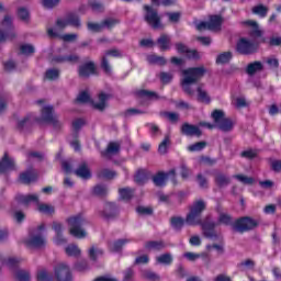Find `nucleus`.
<instances>
[{"instance_id":"42","label":"nucleus","mask_w":281,"mask_h":281,"mask_svg":"<svg viewBox=\"0 0 281 281\" xmlns=\"http://www.w3.org/2000/svg\"><path fill=\"white\" fill-rule=\"evenodd\" d=\"M207 146V143L205 140L194 143L192 145L188 146V150L190 153H201Z\"/></svg>"},{"instance_id":"14","label":"nucleus","mask_w":281,"mask_h":281,"mask_svg":"<svg viewBox=\"0 0 281 281\" xmlns=\"http://www.w3.org/2000/svg\"><path fill=\"white\" fill-rule=\"evenodd\" d=\"M128 243H133V240L128 239V238L116 239V240L110 241L108 244V249L112 254H120V251H122L124 249V247H126V245H128Z\"/></svg>"},{"instance_id":"31","label":"nucleus","mask_w":281,"mask_h":281,"mask_svg":"<svg viewBox=\"0 0 281 281\" xmlns=\"http://www.w3.org/2000/svg\"><path fill=\"white\" fill-rule=\"evenodd\" d=\"M26 245L29 247H45V238L41 235L32 236L27 241Z\"/></svg>"},{"instance_id":"61","label":"nucleus","mask_w":281,"mask_h":281,"mask_svg":"<svg viewBox=\"0 0 281 281\" xmlns=\"http://www.w3.org/2000/svg\"><path fill=\"white\" fill-rule=\"evenodd\" d=\"M87 27L89 32H94V33L102 32L103 30L102 22L101 23L88 22Z\"/></svg>"},{"instance_id":"40","label":"nucleus","mask_w":281,"mask_h":281,"mask_svg":"<svg viewBox=\"0 0 281 281\" xmlns=\"http://www.w3.org/2000/svg\"><path fill=\"white\" fill-rule=\"evenodd\" d=\"M196 91L199 102H202L203 104H210V102H212L210 94H207L205 90L201 89V87H198Z\"/></svg>"},{"instance_id":"38","label":"nucleus","mask_w":281,"mask_h":281,"mask_svg":"<svg viewBox=\"0 0 281 281\" xmlns=\"http://www.w3.org/2000/svg\"><path fill=\"white\" fill-rule=\"evenodd\" d=\"M252 14H257L261 19H265L269 14V8L265 4H258L252 8Z\"/></svg>"},{"instance_id":"7","label":"nucleus","mask_w":281,"mask_h":281,"mask_svg":"<svg viewBox=\"0 0 281 281\" xmlns=\"http://www.w3.org/2000/svg\"><path fill=\"white\" fill-rule=\"evenodd\" d=\"M143 10L145 11L144 21L147 25H150L153 30H161V27H164V24H161V16L157 9L153 8V5L145 4Z\"/></svg>"},{"instance_id":"44","label":"nucleus","mask_w":281,"mask_h":281,"mask_svg":"<svg viewBox=\"0 0 281 281\" xmlns=\"http://www.w3.org/2000/svg\"><path fill=\"white\" fill-rule=\"evenodd\" d=\"M109 190L106 189V186L104 184H97L93 189H92V194H94V196H106Z\"/></svg>"},{"instance_id":"1","label":"nucleus","mask_w":281,"mask_h":281,"mask_svg":"<svg viewBox=\"0 0 281 281\" xmlns=\"http://www.w3.org/2000/svg\"><path fill=\"white\" fill-rule=\"evenodd\" d=\"M207 205L205 201L198 200L190 207L189 213L186 216V220L181 216H172L170 218V226L175 232H181L183 229V225L196 226L200 225L202 227L204 238H209V240H216L217 243H223V235H218L216 233V222L210 221V216L203 221L201 220V214L205 212Z\"/></svg>"},{"instance_id":"32","label":"nucleus","mask_w":281,"mask_h":281,"mask_svg":"<svg viewBox=\"0 0 281 281\" xmlns=\"http://www.w3.org/2000/svg\"><path fill=\"white\" fill-rule=\"evenodd\" d=\"M66 255L70 258H78L82 251L76 244H70L65 248Z\"/></svg>"},{"instance_id":"24","label":"nucleus","mask_w":281,"mask_h":281,"mask_svg":"<svg viewBox=\"0 0 281 281\" xmlns=\"http://www.w3.org/2000/svg\"><path fill=\"white\" fill-rule=\"evenodd\" d=\"M262 69H265L262 61H252L247 65L246 74H248V76H255L258 71H262Z\"/></svg>"},{"instance_id":"12","label":"nucleus","mask_w":281,"mask_h":281,"mask_svg":"<svg viewBox=\"0 0 281 281\" xmlns=\"http://www.w3.org/2000/svg\"><path fill=\"white\" fill-rule=\"evenodd\" d=\"M180 133L186 137H201V135H203L201 127L190 123H183L180 127Z\"/></svg>"},{"instance_id":"51","label":"nucleus","mask_w":281,"mask_h":281,"mask_svg":"<svg viewBox=\"0 0 281 281\" xmlns=\"http://www.w3.org/2000/svg\"><path fill=\"white\" fill-rule=\"evenodd\" d=\"M120 20L113 19V18H108L101 22L103 27H108V30H113L115 25H119Z\"/></svg>"},{"instance_id":"46","label":"nucleus","mask_w":281,"mask_h":281,"mask_svg":"<svg viewBox=\"0 0 281 281\" xmlns=\"http://www.w3.org/2000/svg\"><path fill=\"white\" fill-rule=\"evenodd\" d=\"M46 80H58L60 78V70L56 68L47 69L45 72Z\"/></svg>"},{"instance_id":"13","label":"nucleus","mask_w":281,"mask_h":281,"mask_svg":"<svg viewBox=\"0 0 281 281\" xmlns=\"http://www.w3.org/2000/svg\"><path fill=\"white\" fill-rule=\"evenodd\" d=\"M19 179L20 182H22L24 186H30V183L38 181V172L35 169L31 168L20 173Z\"/></svg>"},{"instance_id":"53","label":"nucleus","mask_w":281,"mask_h":281,"mask_svg":"<svg viewBox=\"0 0 281 281\" xmlns=\"http://www.w3.org/2000/svg\"><path fill=\"white\" fill-rule=\"evenodd\" d=\"M136 212H137V214H139L140 216H153V214H154V210H153V207H150V206H138L137 209H136Z\"/></svg>"},{"instance_id":"43","label":"nucleus","mask_w":281,"mask_h":281,"mask_svg":"<svg viewBox=\"0 0 281 281\" xmlns=\"http://www.w3.org/2000/svg\"><path fill=\"white\" fill-rule=\"evenodd\" d=\"M137 95H139V98H149V100H159V94H157V92L155 91H150V90H139L137 92Z\"/></svg>"},{"instance_id":"45","label":"nucleus","mask_w":281,"mask_h":281,"mask_svg":"<svg viewBox=\"0 0 281 281\" xmlns=\"http://www.w3.org/2000/svg\"><path fill=\"white\" fill-rule=\"evenodd\" d=\"M142 276L143 278H145V280H149V281L161 280V277H159V274H157L156 272H153V270H143Z\"/></svg>"},{"instance_id":"26","label":"nucleus","mask_w":281,"mask_h":281,"mask_svg":"<svg viewBox=\"0 0 281 281\" xmlns=\"http://www.w3.org/2000/svg\"><path fill=\"white\" fill-rule=\"evenodd\" d=\"M145 249L161 251L162 249H166V243H164V240H149L145 243Z\"/></svg>"},{"instance_id":"54","label":"nucleus","mask_w":281,"mask_h":281,"mask_svg":"<svg viewBox=\"0 0 281 281\" xmlns=\"http://www.w3.org/2000/svg\"><path fill=\"white\" fill-rule=\"evenodd\" d=\"M234 179H237V181H240L244 186H252L254 183V178L244 175H235Z\"/></svg>"},{"instance_id":"35","label":"nucleus","mask_w":281,"mask_h":281,"mask_svg":"<svg viewBox=\"0 0 281 281\" xmlns=\"http://www.w3.org/2000/svg\"><path fill=\"white\" fill-rule=\"evenodd\" d=\"M233 58L232 52H224L217 55L215 63L216 65H227Z\"/></svg>"},{"instance_id":"3","label":"nucleus","mask_w":281,"mask_h":281,"mask_svg":"<svg viewBox=\"0 0 281 281\" xmlns=\"http://www.w3.org/2000/svg\"><path fill=\"white\" fill-rule=\"evenodd\" d=\"M218 223L221 225H226V226L232 225L234 232H237L238 234H245L247 232H251L260 225V222H258V220H255L251 216H241L235 220L234 223H232V215L226 213L220 214Z\"/></svg>"},{"instance_id":"57","label":"nucleus","mask_w":281,"mask_h":281,"mask_svg":"<svg viewBox=\"0 0 281 281\" xmlns=\"http://www.w3.org/2000/svg\"><path fill=\"white\" fill-rule=\"evenodd\" d=\"M15 279L18 281H30V271H27V270H18L15 272Z\"/></svg>"},{"instance_id":"29","label":"nucleus","mask_w":281,"mask_h":281,"mask_svg":"<svg viewBox=\"0 0 281 281\" xmlns=\"http://www.w3.org/2000/svg\"><path fill=\"white\" fill-rule=\"evenodd\" d=\"M244 25H248L249 27H252L250 31V36H256L257 38H260L262 36V31L258 27V22L254 20H247L244 22Z\"/></svg>"},{"instance_id":"60","label":"nucleus","mask_w":281,"mask_h":281,"mask_svg":"<svg viewBox=\"0 0 281 281\" xmlns=\"http://www.w3.org/2000/svg\"><path fill=\"white\" fill-rule=\"evenodd\" d=\"M37 210L41 212V214H54L55 212L54 206L49 204H38Z\"/></svg>"},{"instance_id":"62","label":"nucleus","mask_w":281,"mask_h":281,"mask_svg":"<svg viewBox=\"0 0 281 281\" xmlns=\"http://www.w3.org/2000/svg\"><path fill=\"white\" fill-rule=\"evenodd\" d=\"M167 16L170 23H179L181 21V12H168Z\"/></svg>"},{"instance_id":"56","label":"nucleus","mask_w":281,"mask_h":281,"mask_svg":"<svg viewBox=\"0 0 281 281\" xmlns=\"http://www.w3.org/2000/svg\"><path fill=\"white\" fill-rule=\"evenodd\" d=\"M76 102H79L80 104H87V102H91V95H89V92L82 91L77 97Z\"/></svg>"},{"instance_id":"25","label":"nucleus","mask_w":281,"mask_h":281,"mask_svg":"<svg viewBox=\"0 0 281 281\" xmlns=\"http://www.w3.org/2000/svg\"><path fill=\"white\" fill-rule=\"evenodd\" d=\"M106 100H109V95L101 92L99 93V103L91 101V104L97 111H104L106 109Z\"/></svg>"},{"instance_id":"49","label":"nucleus","mask_w":281,"mask_h":281,"mask_svg":"<svg viewBox=\"0 0 281 281\" xmlns=\"http://www.w3.org/2000/svg\"><path fill=\"white\" fill-rule=\"evenodd\" d=\"M85 124H87L85 119H76L75 121H72V130L75 132V137H78V133H79L80 128H82V126H85Z\"/></svg>"},{"instance_id":"17","label":"nucleus","mask_w":281,"mask_h":281,"mask_svg":"<svg viewBox=\"0 0 281 281\" xmlns=\"http://www.w3.org/2000/svg\"><path fill=\"white\" fill-rule=\"evenodd\" d=\"M157 45L160 49V52H168L170 50V47H172V38L170 35L162 33L158 38H157Z\"/></svg>"},{"instance_id":"36","label":"nucleus","mask_w":281,"mask_h":281,"mask_svg":"<svg viewBox=\"0 0 281 281\" xmlns=\"http://www.w3.org/2000/svg\"><path fill=\"white\" fill-rule=\"evenodd\" d=\"M147 61L149 63V65H159L160 67H164L168 63L165 57L158 55H149L147 57Z\"/></svg>"},{"instance_id":"33","label":"nucleus","mask_w":281,"mask_h":281,"mask_svg":"<svg viewBox=\"0 0 281 281\" xmlns=\"http://www.w3.org/2000/svg\"><path fill=\"white\" fill-rule=\"evenodd\" d=\"M135 182L138 186H144V183H146V181H148V171L144 170V169H139L135 177H134Z\"/></svg>"},{"instance_id":"9","label":"nucleus","mask_w":281,"mask_h":281,"mask_svg":"<svg viewBox=\"0 0 281 281\" xmlns=\"http://www.w3.org/2000/svg\"><path fill=\"white\" fill-rule=\"evenodd\" d=\"M2 27L4 31L0 30V43H3L7 38H15L16 34H14V25H12V16L5 15L2 20Z\"/></svg>"},{"instance_id":"47","label":"nucleus","mask_w":281,"mask_h":281,"mask_svg":"<svg viewBox=\"0 0 281 281\" xmlns=\"http://www.w3.org/2000/svg\"><path fill=\"white\" fill-rule=\"evenodd\" d=\"M18 16L20 21H24V23H27V21H30V11L27 10V8L20 7L18 9Z\"/></svg>"},{"instance_id":"48","label":"nucleus","mask_w":281,"mask_h":281,"mask_svg":"<svg viewBox=\"0 0 281 281\" xmlns=\"http://www.w3.org/2000/svg\"><path fill=\"white\" fill-rule=\"evenodd\" d=\"M88 5L91 8L92 12H104V3L89 0Z\"/></svg>"},{"instance_id":"30","label":"nucleus","mask_w":281,"mask_h":281,"mask_svg":"<svg viewBox=\"0 0 281 281\" xmlns=\"http://www.w3.org/2000/svg\"><path fill=\"white\" fill-rule=\"evenodd\" d=\"M220 131H223L224 133H229V131L234 130V121L228 117L222 119V121L217 124Z\"/></svg>"},{"instance_id":"63","label":"nucleus","mask_w":281,"mask_h":281,"mask_svg":"<svg viewBox=\"0 0 281 281\" xmlns=\"http://www.w3.org/2000/svg\"><path fill=\"white\" fill-rule=\"evenodd\" d=\"M133 278H135V271L133 270V268H127L124 271L123 281H133Z\"/></svg>"},{"instance_id":"10","label":"nucleus","mask_w":281,"mask_h":281,"mask_svg":"<svg viewBox=\"0 0 281 281\" xmlns=\"http://www.w3.org/2000/svg\"><path fill=\"white\" fill-rule=\"evenodd\" d=\"M79 78H91V76H98V67L94 61H86L78 66Z\"/></svg>"},{"instance_id":"20","label":"nucleus","mask_w":281,"mask_h":281,"mask_svg":"<svg viewBox=\"0 0 281 281\" xmlns=\"http://www.w3.org/2000/svg\"><path fill=\"white\" fill-rule=\"evenodd\" d=\"M53 229L56 233V237H55L56 245H65V243H67V239L63 236V224L58 222H54Z\"/></svg>"},{"instance_id":"27","label":"nucleus","mask_w":281,"mask_h":281,"mask_svg":"<svg viewBox=\"0 0 281 281\" xmlns=\"http://www.w3.org/2000/svg\"><path fill=\"white\" fill-rule=\"evenodd\" d=\"M156 262L158 265H165L166 267H170L172 262H175V258L170 252H165L158 257H156Z\"/></svg>"},{"instance_id":"11","label":"nucleus","mask_w":281,"mask_h":281,"mask_svg":"<svg viewBox=\"0 0 281 281\" xmlns=\"http://www.w3.org/2000/svg\"><path fill=\"white\" fill-rule=\"evenodd\" d=\"M55 278L57 281H72L71 269L66 263H58L55 269Z\"/></svg>"},{"instance_id":"28","label":"nucleus","mask_w":281,"mask_h":281,"mask_svg":"<svg viewBox=\"0 0 281 281\" xmlns=\"http://www.w3.org/2000/svg\"><path fill=\"white\" fill-rule=\"evenodd\" d=\"M120 153V144L115 142L109 143L105 150L101 151V157H109V155H117Z\"/></svg>"},{"instance_id":"59","label":"nucleus","mask_w":281,"mask_h":281,"mask_svg":"<svg viewBox=\"0 0 281 281\" xmlns=\"http://www.w3.org/2000/svg\"><path fill=\"white\" fill-rule=\"evenodd\" d=\"M54 277L47 273V270H40L37 272V281H53Z\"/></svg>"},{"instance_id":"52","label":"nucleus","mask_w":281,"mask_h":281,"mask_svg":"<svg viewBox=\"0 0 281 281\" xmlns=\"http://www.w3.org/2000/svg\"><path fill=\"white\" fill-rule=\"evenodd\" d=\"M34 52H36V49L34 46H32V44H24L20 46V53L23 56H30L31 54H34Z\"/></svg>"},{"instance_id":"22","label":"nucleus","mask_w":281,"mask_h":281,"mask_svg":"<svg viewBox=\"0 0 281 281\" xmlns=\"http://www.w3.org/2000/svg\"><path fill=\"white\" fill-rule=\"evenodd\" d=\"M66 21L70 27H81L82 22L80 20V15L76 12H69L66 15Z\"/></svg>"},{"instance_id":"8","label":"nucleus","mask_w":281,"mask_h":281,"mask_svg":"<svg viewBox=\"0 0 281 281\" xmlns=\"http://www.w3.org/2000/svg\"><path fill=\"white\" fill-rule=\"evenodd\" d=\"M168 179H171L172 183L177 184V170L171 169L168 172L159 171L153 177V182L157 188H164Z\"/></svg>"},{"instance_id":"39","label":"nucleus","mask_w":281,"mask_h":281,"mask_svg":"<svg viewBox=\"0 0 281 281\" xmlns=\"http://www.w3.org/2000/svg\"><path fill=\"white\" fill-rule=\"evenodd\" d=\"M160 117H166L171 124L179 122V113L177 112L162 111L160 112Z\"/></svg>"},{"instance_id":"64","label":"nucleus","mask_w":281,"mask_h":281,"mask_svg":"<svg viewBox=\"0 0 281 281\" xmlns=\"http://www.w3.org/2000/svg\"><path fill=\"white\" fill-rule=\"evenodd\" d=\"M191 171L190 168H188V166H186V164H182L180 166V176L182 179H188V177H190Z\"/></svg>"},{"instance_id":"34","label":"nucleus","mask_w":281,"mask_h":281,"mask_svg":"<svg viewBox=\"0 0 281 281\" xmlns=\"http://www.w3.org/2000/svg\"><path fill=\"white\" fill-rule=\"evenodd\" d=\"M119 194L123 201H131L135 194V189L132 188H121L119 189Z\"/></svg>"},{"instance_id":"21","label":"nucleus","mask_w":281,"mask_h":281,"mask_svg":"<svg viewBox=\"0 0 281 281\" xmlns=\"http://www.w3.org/2000/svg\"><path fill=\"white\" fill-rule=\"evenodd\" d=\"M15 201L22 203V205H30V203H38V195L36 194H18L15 195Z\"/></svg>"},{"instance_id":"18","label":"nucleus","mask_w":281,"mask_h":281,"mask_svg":"<svg viewBox=\"0 0 281 281\" xmlns=\"http://www.w3.org/2000/svg\"><path fill=\"white\" fill-rule=\"evenodd\" d=\"M75 175L76 177H79V179H83L87 181L91 179V169H89V165L86 161H83L75 170Z\"/></svg>"},{"instance_id":"58","label":"nucleus","mask_w":281,"mask_h":281,"mask_svg":"<svg viewBox=\"0 0 281 281\" xmlns=\"http://www.w3.org/2000/svg\"><path fill=\"white\" fill-rule=\"evenodd\" d=\"M212 119L214 120L215 124H218L223 120H225V112H223L222 110H214L212 112Z\"/></svg>"},{"instance_id":"50","label":"nucleus","mask_w":281,"mask_h":281,"mask_svg":"<svg viewBox=\"0 0 281 281\" xmlns=\"http://www.w3.org/2000/svg\"><path fill=\"white\" fill-rule=\"evenodd\" d=\"M243 159H256L258 157V149H247L240 153Z\"/></svg>"},{"instance_id":"23","label":"nucleus","mask_w":281,"mask_h":281,"mask_svg":"<svg viewBox=\"0 0 281 281\" xmlns=\"http://www.w3.org/2000/svg\"><path fill=\"white\" fill-rule=\"evenodd\" d=\"M214 181L217 188H225V186H229V183H232V179L223 172H217Z\"/></svg>"},{"instance_id":"15","label":"nucleus","mask_w":281,"mask_h":281,"mask_svg":"<svg viewBox=\"0 0 281 281\" xmlns=\"http://www.w3.org/2000/svg\"><path fill=\"white\" fill-rule=\"evenodd\" d=\"M101 216L105 218V221H111L117 216V205L113 202H109L105 204V209L101 212Z\"/></svg>"},{"instance_id":"37","label":"nucleus","mask_w":281,"mask_h":281,"mask_svg":"<svg viewBox=\"0 0 281 281\" xmlns=\"http://www.w3.org/2000/svg\"><path fill=\"white\" fill-rule=\"evenodd\" d=\"M88 256H89L90 260H92V262H95L98 260L99 256H104V250H102L101 248H98L95 246H92L88 250Z\"/></svg>"},{"instance_id":"19","label":"nucleus","mask_w":281,"mask_h":281,"mask_svg":"<svg viewBox=\"0 0 281 281\" xmlns=\"http://www.w3.org/2000/svg\"><path fill=\"white\" fill-rule=\"evenodd\" d=\"M8 170H14V160L8 156V153H4L0 161V175H4Z\"/></svg>"},{"instance_id":"41","label":"nucleus","mask_w":281,"mask_h":281,"mask_svg":"<svg viewBox=\"0 0 281 281\" xmlns=\"http://www.w3.org/2000/svg\"><path fill=\"white\" fill-rule=\"evenodd\" d=\"M117 173L110 169H102L97 173L98 179H115Z\"/></svg>"},{"instance_id":"5","label":"nucleus","mask_w":281,"mask_h":281,"mask_svg":"<svg viewBox=\"0 0 281 281\" xmlns=\"http://www.w3.org/2000/svg\"><path fill=\"white\" fill-rule=\"evenodd\" d=\"M66 222L69 225V234L70 236H74L75 238H86L87 232L82 229V225L87 223V220H85V216L82 214H77L75 216H70L66 220Z\"/></svg>"},{"instance_id":"55","label":"nucleus","mask_w":281,"mask_h":281,"mask_svg":"<svg viewBox=\"0 0 281 281\" xmlns=\"http://www.w3.org/2000/svg\"><path fill=\"white\" fill-rule=\"evenodd\" d=\"M168 144H170V137L166 136L158 146V153H160V155H166V153H168Z\"/></svg>"},{"instance_id":"2","label":"nucleus","mask_w":281,"mask_h":281,"mask_svg":"<svg viewBox=\"0 0 281 281\" xmlns=\"http://www.w3.org/2000/svg\"><path fill=\"white\" fill-rule=\"evenodd\" d=\"M41 115V117H37L34 113L27 114L23 120L18 122V131H25V128H30L34 122H37V124H43V122L52 124L56 131H60V128H63V123L58 121V116L54 115V106L46 105L42 108Z\"/></svg>"},{"instance_id":"16","label":"nucleus","mask_w":281,"mask_h":281,"mask_svg":"<svg viewBox=\"0 0 281 281\" xmlns=\"http://www.w3.org/2000/svg\"><path fill=\"white\" fill-rule=\"evenodd\" d=\"M207 23L211 32H221V27H223V16L218 14L210 15Z\"/></svg>"},{"instance_id":"6","label":"nucleus","mask_w":281,"mask_h":281,"mask_svg":"<svg viewBox=\"0 0 281 281\" xmlns=\"http://www.w3.org/2000/svg\"><path fill=\"white\" fill-rule=\"evenodd\" d=\"M235 49L240 56H251L260 49V42H252L249 38L240 37L236 43Z\"/></svg>"},{"instance_id":"4","label":"nucleus","mask_w":281,"mask_h":281,"mask_svg":"<svg viewBox=\"0 0 281 281\" xmlns=\"http://www.w3.org/2000/svg\"><path fill=\"white\" fill-rule=\"evenodd\" d=\"M205 67H191L182 70L183 79L181 81V87L187 93V95H194V90L192 89V85H196L203 76H205Z\"/></svg>"}]
</instances>
